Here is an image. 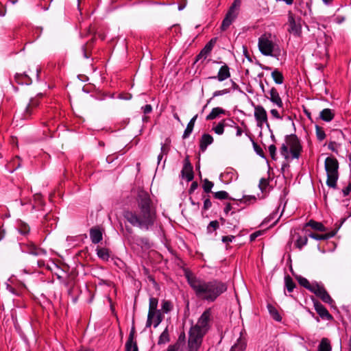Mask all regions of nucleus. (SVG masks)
<instances>
[{
    "label": "nucleus",
    "instance_id": "1",
    "mask_svg": "<svg viewBox=\"0 0 351 351\" xmlns=\"http://www.w3.org/2000/svg\"><path fill=\"white\" fill-rule=\"evenodd\" d=\"M186 278L196 297L208 302H215L228 289L226 283L217 279L205 281L191 273L186 274Z\"/></svg>",
    "mask_w": 351,
    "mask_h": 351
},
{
    "label": "nucleus",
    "instance_id": "2",
    "mask_svg": "<svg viewBox=\"0 0 351 351\" xmlns=\"http://www.w3.org/2000/svg\"><path fill=\"white\" fill-rule=\"evenodd\" d=\"M302 147L297 136L291 134L287 136L285 143H283L280 148V154L285 159H298L300 156Z\"/></svg>",
    "mask_w": 351,
    "mask_h": 351
},
{
    "label": "nucleus",
    "instance_id": "3",
    "mask_svg": "<svg viewBox=\"0 0 351 351\" xmlns=\"http://www.w3.org/2000/svg\"><path fill=\"white\" fill-rule=\"evenodd\" d=\"M339 162L334 156H328L325 159L324 169L327 176L326 183L329 188L336 189L337 187L339 177Z\"/></svg>",
    "mask_w": 351,
    "mask_h": 351
},
{
    "label": "nucleus",
    "instance_id": "4",
    "mask_svg": "<svg viewBox=\"0 0 351 351\" xmlns=\"http://www.w3.org/2000/svg\"><path fill=\"white\" fill-rule=\"evenodd\" d=\"M138 206L145 219H153L156 210L147 192L141 191L138 193Z\"/></svg>",
    "mask_w": 351,
    "mask_h": 351
},
{
    "label": "nucleus",
    "instance_id": "5",
    "mask_svg": "<svg viewBox=\"0 0 351 351\" xmlns=\"http://www.w3.org/2000/svg\"><path fill=\"white\" fill-rule=\"evenodd\" d=\"M258 49L264 56H276L274 52L278 51V45H276L270 34H264L258 38Z\"/></svg>",
    "mask_w": 351,
    "mask_h": 351
},
{
    "label": "nucleus",
    "instance_id": "6",
    "mask_svg": "<svg viewBox=\"0 0 351 351\" xmlns=\"http://www.w3.org/2000/svg\"><path fill=\"white\" fill-rule=\"evenodd\" d=\"M212 314L211 308H207L202 314L196 325L192 327L190 330L204 336L209 328V323L212 318Z\"/></svg>",
    "mask_w": 351,
    "mask_h": 351
},
{
    "label": "nucleus",
    "instance_id": "7",
    "mask_svg": "<svg viewBox=\"0 0 351 351\" xmlns=\"http://www.w3.org/2000/svg\"><path fill=\"white\" fill-rule=\"evenodd\" d=\"M241 5V0H234L232 5L229 8L224 19L222 21L221 28L222 30L227 29L232 23L235 20L239 14L240 6Z\"/></svg>",
    "mask_w": 351,
    "mask_h": 351
},
{
    "label": "nucleus",
    "instance_id": "8",
    "mask_svg": "<svg viewBox=\"0 0 351 351\" xmlns=\"http://www.w3.org/2000/svg\"><path fill=\"white\" fill-rule=\"evenodd\" d=\"M317 298L322 302L328 304L332 305L335 303L333 299L329 295L324 285L317 282H314V285L311 290Z\"/></svg>",
    "mask_w": 351,
    "mask_h": 351
},
{
    "label": "nucleus",
    "instance_id": "9",
    "mask_svg": "<svg viewBox=\"0 0 351 351\" xmlns=\"http://www.w3.org/2000/svg\"><path fill=\"white\" fill-rule=\"evenodd\" d=\"M154 221H124V224L120 223L121 228H125V230L129 234L132 233V227L137 226L144 230H147L149 226L153 225Z\"/></svg>",
    "mask_w": 351,
    "mask_h": 351
},
{
    "label": "nucleus",
    "instance_id": "10",
    "mask_svg": "<svg viewBox=\"0 0 351 351\" xmlns=\"http://www.w3.org/2000/svg\"><path fill=\"white\" fill-rule=\"evenodd\" d=\"M254 115L258 127L262 128L264 124L269 126L267 114L266 110L261 105L254 106Z\"/></svg>",
    "mask_w": 351,
    "mask_h": 351
},
{
    "label": "nucleus",
    "instance_id": "11",
    "mask_svg": "<svg viewBox=\"0 0 351 351\" xmlns=\"http://www.w3.org/2000/svg\"><path fill=\"white\" fill-rule=\"evenodd\" d=\"M288 32L294 36L300 37L302 35V26L297 23L294 14L289 12L288 14Z\"/></svg>",
    "mask_w": 351,
    "mask_h": 351
},
{
    "label": "nucleus",
    "instance_id": "12",
    "mask_svg": "<svg viewBox=\"0 0 351 351\" xmlns=\"http://www.w3.org/2000/svg\"><path fill=\"white\" fill-rule=\"evenodd\" d=\"M203 335L189 331L188 340V351H198L202 343Z\"/></svg>",
    "mask_w": 351,
    "mask_h": 351
},
{
    "label": "nucleus",
    "instance_id": "13",
    "mask_svg": "<svg viewBox=\"0 0 351 351\" xmlns=\"http://www.w3.org/2000/svg\"><path fill=\"white\" fill-rule=\"evenodd\" d=\"M163 315L161 311H148L146 327L149 328L152 325L156 328L162 321Z\"/></svg>",
    "mask_w": 351,
    "mask_h": 351
},
{
    "label": "nucleus",
    "instance_id": "14",
    "mask_svg": "<svg viewBox=\"0 0 351 351\" xmlns=\"http://www.w3.org/2000/svg\"><path fill=\"white\" fill-rule=\"evenodd\" d=\"M312 301L313 302L315 310L322 319L330 321L333 319L332 315L328 312L326 308L317 300L313 298Z\"/></svg>",
    "mask_w": 351,
    "mask_h": 351
},
{
    "label": "nucleus",
    "instance_id": "15",
    "mask_svg": "<svg viewBox=\"0 0 351 351\" xmlns=\"http://www.w3.org/2000/svg\"><path fill=\"white\" fill-rule=\"evenodd\" d=\"M40 105V100L38 97L32 98L29 102L25 107L23 112V118L25 119H29L32 114L35 113L36 110Z\"/></svg>",
    "mask_w": 351,
    "mask_h": 351
},
{
    "label": "nucleus",
    "instance_id": "16",
    "mask_svg": "<svg viewBox=\"0 0 351 351\" xmlns=\"http://www.w3.org/2000/svg\"><path fill=\"white\" fill-rule=\"evenodd\" d=\"M231 76L230 67L226 63L220 67L217 75L210 76L209 80H217L219 82H223L230 78Z\"/></svg>",
    "mask_w": 351,
    "mask_h": 351
},
{
    "label": "nucleus",
    "instance_id": "17",
    "mask_svg": "<svg viewBox=\"0 0 351 351\" xmlns=\"http://www.w3.org/2000/svg\"><path fill=\"white\" fill-rule=\"evenodd\" d=\"M104 229L103 227L97 226L91 228L89 230L90 239L93 243L97 244L103 239Z\"/></svg>",
    "mask_w": 351,
    "mask_h": 351
},
{
    "label": "nucleus",
    "instance_id": "18",
    "mask_svg": "<svg viewBox=\"0 0 351 351\" xmlns=\"http://www.w3.org/2000/svg\"><path fill=\"white\" fill-rule=\"evenodd\" d=\"M267 98L278 108H283V102L279 95L278 90L275 87H271L266 95Z\"/></svg>",
    "mask_w": 351,
    "mask_h": 351
},
{
    "label": "nucleus",
    "instance_id": "19",
    "mask_svg": "<svg viewBox=\"0 0 351 351\" xmlns=\"http://www.w3.org/2000/svg\"><path fill=\"white\" fill-rule=\"evenodd\" d=\"M135 330L133 327L130 332L125 345V351H138L136 341L134 340Z\"/></svg>",
    "mask_w": 351,
    "mask_h": 351
},
{
    "label": "nucleus",
    "instance_id": "20",
    "mask_svg": "<svg viewBox=\"0 0 351 351\" xmlns=\"http://www.w3.org/2000/svg\"><path fill=\"white\" fill-rule=\"evenodd\" d=\"M182 178L186 179L188 182L193 179V167L188 158L184 160V167L182 170Z\"/></svg>",
    "mask_w": 351,
    "mask_h": 351
},
{
    "label": "nucleus",
    "instance_id": "21",
    "mask_svg": "<svg viewBox=\"0 0 351 351\" xmlns=\"http://www.w3.org/2000/svg\"><path fill=\"white\" fill-rule=\"evenodd\" d=\"M217 38H212L202 49L199 54L197 56V58H206V57L210 53L215 44L216 43Z\"/></svg>",
    "mask_w": 351,
    "mask_h": 351
},
{
    "label": "nucleus",
    "instance_id": "22",
    "mask_svg": "<svg viewBox=\"0 0 351 351\" xmlns=\"http://www.w3.org/2000/svg\"><path fill=\"white\" fill-rule=\"evenodd\" d=\"M213 138L210 134H204L199 141V148L202 152H205L207 147L213 143Z\"/></svg>",
    "mask_w": 351,
    "mask_h": 351
},
{
    "label": "nucleus",
    "instance_id": "23",
    "mask_svg": "<svg viewBox=\"0 0 351 351\" xmlns=\"http://www.w3.org/2000/svg\"><path fill=\"white\" fill-rule=\"evenodd\" d=\"M337 232V230L330 231L326 234L310 233L308 234V237L317 241H324L333 237L336 234Z\"/></svg>",
    "mask_w": 351,
    "mask_h": 351
},
{
    "label": "nucleus",
    "instance_id": "24",
    "mask_svg": "<svg viewBox=\"0 0 351 351\" xmlns=\"http://www.w3.org/2000/svg\"><path fill=\"white\" fill-rule=\"evenodd\" d=\"M14 80L19 84L28 85L32 83V79L26 73H16V75H14Z\"/></svg>",
    "mask_w": 351,
    "mask_h": 351
},
{
    "label": "nucleus",
    "instance_id": "25",
    "mask_svg": "<svg viewBox=\"0 0 351 351\" xmlns=\"http://www.w3.org/2000/svg\"><path fill=\"white\" fill-rule=\"evenodd\" d=\"M334 117L335 112L330 108H325L322 110L319 113V118L326 122L332 121Z\"/></svg>",
    "mask_w": 351,
    "mask_h": 351
},
{
    "label": "nucleus",
    "instance_id": "26",
    "mask_svg": "<svg viewBox=\"0 0 351 351\" xmlns=\"http://www.w3.org/2000/svg\"><path fill=\"white\" fill-rule=\"evenodd\" d=\"M97 256L104 261H108L110 257V251L106 247H97L96 249Z\"/></svg>",
    "mask_w": 351,
    "mask_h": 351
},
{
    "label": "nucleus",
    "instance_id": "27",
    "mask_svg": "<svg viewBox=\"0 0 351 351\" xmlns=\"http://www.w3.org/2000/svg\"><path fill=\"white\" fill-rule=\"evenodd\" d=\"M307 227H311L313 229L320 232H325L327 230V228L323 223L317 221H308V222L306 223L304 226V228H306Z\"/></svg>",
    "mask_w": 351,
    "mask_h": 351
},
{
    "label": "nucleus",
    "instance_id": "28",
    "mask_svg": "<svg viewBox=\"0 0 351 351\" xmlns=\"http://www.w3.org/2000/svg\"><path fill=\"white\" fill-rule=\"evenodd\" d=\"M197 118V114L195 115L188 123L186 128V129L184 132V134L182 135V138L184 139L187 138L190 136V134L192 133L194 125H195V122Z\"/></svg>",
    "mask_w": 351,
    "mask_h": 351
},
{
    "label": "nucleus",
    "instance_id": "29",
    "mask_svg": "<svg viewBox=\"0 0 351 351\" xmlns=\"http://www.w3.org/2000/svg\"><path fill=\"white\" fill-rule=\"evenodd\" d=\"M296 280L300 286L304 287L309 291H311L312 287L314 285V282H310L306 278L302 277L301 276H297Z\"/></svg>",
    "mask_w": 351,
    "mask_h": 351
},
{
    "label": "nucleus",
    "instance_id": "30",
    "mask_svg": "<svg viewBox=\"0 0 351 351\" xmlns=\"http://www.w3.org/2000/svg\"><path fill=\"white\" fill-rule=\"evenodd\" d=\"M225 114V110L219 107H216L212 109L211 112L207 115L206 120H213L220 114Z\"/></svg>",
    "mask_w": 351,
    "mask_h": 351
},
{
    "label": "nucleus",
    "instance_id": "31",
    "mask_svg": "<svg viewBox=\"0 0 351 351\" xmlns=\"http://www.w3.org/2000/svg\"><path fill=\"white\" fill-rule=\"evenodd\" d=\"M332 346L328 338L324 337L321 339L318 346V351H331Z\"/></svg>",
    "mask_w": 351,
    "mask_h": 351
},
{
    "label": "nucleus",
    "instance_id": "32",
    "mask_svg": "<svg viewBox=\"0 0 351 351\" xmlns=\"http://www.w3.org/2000/svg\"><path fill=\"white\" fill-rule=\"evenodd\" d=\"M226 125V119H223L215 126H213L212 130L217 135H222L224 132V128Z\"/></svg>",
    "mask_w": 351,
    "mask_h": 351
},
{
    "label": "nucleus",
    "instance_id": "33",
    "mask_svg": "<svg viewBox=\"0 0 351 351\" xmlns=\"http://www.w3.org/2000/svg\"><path fill=\"white\" fill-rule=\"evenodd\" d=\"M271 77L274 81L277 84H282L284 82V77L282 73L279 71L278 69H275L271 72Z\"/></svg>",
    "mask_w": 351,
    "mask_h": 351
},
{
    "label": "nucleus",
    "instance_id": "34",
    "mask_svg": "<svg viewBox=\"0 0 351 351\" xmlns=\"http://www.w3.org/2000/svg\"><path fill=\"white\" fill-rule=\"evenodd\" d=\"M285 285L289 293H291L295 287V283L289 275H287L285 277Z\"/></svg>",
    "mask_w": 351,
    "mask_h": 351
},
{
    "label": "nucleus",
    "instance_id": "35",
    "mask_svg": "<svg viewBox=\"0 0 351 351\" xmlns=\"http://www.w3.org/2000/svg\"><path fill=\"white\" fill-rule=\"evenodd\" d=\"M308 237L306 236H300L298 235L297 239L295 242V245L296 247L301 250L304 245L307 244Z\"/></svg>",
    "mask_w": 351,
    "mask_h": 351
},
{
    "label": "nucleus",
    "instance_id": "36",
    "mask_svg": "<svg viewBox=\"0 0 351 351\" xmlns=\"http://www.w3.org/2000/svg\"><path fill=\"white\" fill-rule=\"evenodd\" d=\"M267 308H268L269 312L270 315H271V317H273V319L276 321L280 322L282 319V317H281L280 315L279 314L278 310L274 306H273L271 304H268Z\"/></svg>",
    "mask_w": 351,
    "mask_h": 351
},
{
    "label": "nucleus",
    "instance_id": "37",
    "mask_svg": "<svg viewBox=\"0 0 351 351\" xmlns=\"http://www.w3.org/2000/svg\"><path fill=\"white\" fill-rule=\"evenodd\" d=\"M162 311L164 313H169L173 308V303L170 300H164L162 302Z\"/></svg>",
    "mask_w": 351,
    "mask_h": 351
},
{
    "label": "nucleus",
    "instance_id": "38",
    "mask_svg": "<svg viewBox=\"0 0 351 351\" xmlns=\"http://www.w3.org/2000/svg\"><path fill=\"white\" fill-rule=\"evenodd\" d=\"M158 300L156 298L151 297L149 300V311H160L158 310Z\"/></svg>",
    "mask_w": 351,
    "mask_h": 351
},
{
    "label": "nucleus",
    "instance_id": "39",
    "mask_svg": "<svg viewBox=\"0 0 351 351\" xmlns=\"http://www.w3.org/2000/svg\"><path fill=\"white\" fill-rule=\"evenodd\" d=\"M239 201L241 203L250 205L256 202V197L254 195H243Z\"/></svg>",
    "mask_w": 351,
    "mask_h": 351
},
{
    "label": "nucleus",
    "instance_id": "40",
    "mask_svg": "<svg viewBox=\"0 0 351 351\" xmlns=\"http://www.w3.org/2000/svg\"><path fill=\"white\" fill-rule=\"evenodd\" d=\"M169 341V332L167 328H165V330L161 333L159 337L158 343V344H164Z\"/></svg>",
    "mask_w": 351,
    "mask_h": 351
},
{
    "label": "nucleus",
    "instance_id": "41",
    "mask_svg": "<svg viewBox=\"0 0 351 351\" xmlns=\"http://www.w3.org/2000/svg\"><path fill=\"white\" fill-rule=\"evenodd\" d=\"M316 136L319 141H322L326 138V134L322 128L315 125Z\"/></svg>",
    "mask_w": 351,
    "mask_h": 351
},
{
    "label": "nucleus",
    "instance_id": "42",
    "mask_svg": "<svg viewBox=\"0 0 351 351\" xmlns=\"http://www.w3.org/2000/svg\"><path fill=\"white\" fill-rule=\"evenodd\" d=\"M213 185H214L213 182L209 181L207 179H205L204 180L203 189L206 193H210L211 191V189H212Z\"/></svg>",
    "mask_w": 351,
    "mask_h": 351
},
{
    "label": "nucleus",
    "instance_id": "43",
    "mask_svg": "<svg viewBox=\"0 0 351 351\" xmlns=\"http://www.w3.org/2000/svg\"><path fill=\"white\" fill-rule=\"evenodd\" d=\"M19 231L21 234H26L29 232V227L24 222H21L19 227Z\"/></svg>",
    "mask_w": 351,
    "mask_h": 351
},
{
    "label": "nucleus",
    "instance_id": "44",
    "mask_svg": "<svg viewBox=\"0 0 351 351\" xmlns=\"http://www.w3.org/2000/svg\"><path fill=\"white\" fill-rule=\"evenodd\" d=\"M214 197L219 199H226L228 198V193L226 191H221L215 193Z\"/></svg>",
    "mask_w": 351,
    "mask_h": 351
},
{
    "label": "nucleus",
    "instance_id": "45",
    "mask_svg": "<svg viewBox=\"0 0 351 351\" xmlns=\"http://www.w3.org/2000/svg\"><path fill=\"white\" fill-rule=\"evenodd\" d=\"M230 93V88H224L223 90H216L213 93V97H216L219 96H221L223 95H226Z\"/></svg>",
    "mask_w": 351,
    "mask_h": 351
},
{
    "label": "nucleus",
    "instance_id": "46",
    "mask_svg": "<svg viewBox=\"0 0 351 351\" xmlns=\"http://www.w3.org/2000/svg\"><path fill=\"white\" fill-rule=\"evenodd\" d=\"M252 143H253V147H254V151L256 152V153L258 155H259L260 156L263 157L264 153H263L262 148L254 141H252Z\"/></svg>",
    "mask_w": 351,
    "mask_h": 351
},
{
    "label": "nucleus",
    "instance_id": "47",
    "mask_svg": "<svg viewBox=\"0 0 351 351\" xmlns=\"http://www.w3.org/2000/svg\"><path fill=\"white\" fill-rule=\"evenodd\" d=\"M264 232H265V230H258V231H256V232H253L252 234H251L250 236V241H255V239L257 237L261 236L264 233Z\"/></svg>",
    "mask_w": 351,
    "mask_h": 351
},
{
    "label": "nucleus",
    "instance_id": "48",
    "mask_svg": "<svg viewBox=\"0 0 351 351\" xmlns=\"http://www.w3.org/2000/svg\"><path fill=\"white\" fill-rule=\"evenodd\" d=\"M219 227V223L218 221H210L208 226V230L209 232L211 231V228L213 230H215Z\"/></svg>",
    "mask_w": 351,
    "mask_h": 351
},
{
    "label": "nucleus",
    "instance_id": "49",
    "mask_svg": "<svg viewBox=\"0 0 351 351\" xmlns=\"http://www.w3.org/2000/svg\"><path fill=\"white\" fill-rule=\"evenodd\" d=\"M269 152L272 159H275L276 147L274 145H270L268 147Z\"/></svg>",
    "mask_w": 351,
    "mask_h": 351
},
{
    "label": "nucleus",
    "instance_id": "50",
    "mask_svg": "<svg viewBox=\"0 0 351 351\" xmlns=\"http://www.w3.org/2000/svg\"><path fill=\"white\" fill-rule=\"evenodd\" d=\"M271 116L276 119H282V117L280 114L279 112L276 109H271L270 110Z\"/></svg>",
    "mask_w": 351,
    "mask_h": 351
},
{
    "label": "nucleus",
    "instance_id": "51",
    "mask_svg": "<svg viewBox=\"0 0 351 351\" xmlns=\"http://www.w3.org/2000/svg\"><path fill=\"white\" fill-rule=\"evenodd\" d=\"M142 110L145 114H149L152 110V107L150 104H147L145 106L142 107Z\"/></svg>",
    "mask_w": 351,
    "mask_h": 351
},
{
    "label": "nucleus",
    "instance_id": "52",
    "mask_svg": "<svg viewBox=\"0 0 351 351\" xmlns=\"http://www.w3.org/2000/svg\"><path fill=\"white\" fill-rule=\"evenodd\" d=\"M169 151V145L165 144H162L161 146V154L167 155Z\"/></svg>",
    "mask_w": 351,
    "mask_h": 351
},
{
    "label": "nucleus",
    "instance_id": "53",
    "mask_svg": "<svg viewBox=\"0 0 351 351\" xmlns=\"http://www.w3.org/2000/svg\"><path fill=\"white\" fill-rule=\"evenodd\" d=\"M231 122L234 125V128L237 130L236 135L237 136H241L243 134L242 129L239 125H237L233 121H231Z\"/></svg>",
    "mask_w": 351,
    "mask_h": 351
},
{
    "label": "nucleus",
    "instance_id": "54",
    "mask_svg": "<svg viewBox=\"0 0 351 351\" xmlns=\"http://www.w3.org/2000/svg\"><path fill=\"white\" fill-rule=\"evenodd\" d=\"M234 239V236H224L222 237V241L223 243H228L230 242H232Z\"/></svg>",
    "mask_w": 351,
    "mask_h": 351
},
{
    "label": "nucleus",
    "instance_id": "55",
    "mask_svg": "<svg viewBox=\"0 0 351 351\" xmlns=\"http://www.w3.org/2000/svg\"><path fill=\"white\" fill-rule=\"evenodd\" d=\"M351 191V184L350 183L346 187H345L342 192L343 193V196H347Z\"/></svg>",
    "mask_w": 351,
    "mask_h": 351
},
{
    "label": "nucleus",
    "instance_id": "56",
    "mask_svg": "<svg viewBox=\"0 0 351 351\" xmlns=\"http://www.w3.org/2000/svg\"><path fill=\"white\" fill-rule=\"evenodd\" d=\"M267 184V181L266 179L265 178H262L261 179L260 182H259V186L261 189V190H263Z\"/></svg>",
    "mask_w": 351,
    "mask_h": 351
},
{
    "label": "nucleus",
    "instance_id": "57",
    "mask_svg": "<svg viewBox=\"0 0 351 351\" xmlns=\"http://www.w3.org/2000/svg\"><path fill=\"white\" fill-rule=\"evenodd\" d=\"M178 350L179 346L176 344L169 346L167 351H178Z\"/></svg>",
    "mask_w": 351,
    "mask_h": 351
},
{
    "label": "nucleus",
    "instance_id": "58",
    "mask_svg": "<svg viewBox=\"0 0 351 351\" xmlns=\"http://www.w3.org/2000/svg\"><path fill=\"white\" fill-rule=\"evenodd\" d=\"M212 205V203L209 199H206L204 202V207L206 209L209 208Z\"/></svg>",
    "mask_w": 351,
    "mask_h": 351
},
{
    "label": "nucleus",
    "instance_id": "59",
    "mask_svg": "<svg viewBox=\"0 0 351 351\" xmlns=\"http://www.w3.org/2000/svg\"><path fill=\"white\" fill-rule=\"evenodd\" d=\"M232 210V204H231L230 203L227 204L224 208V212L226 213H228L230 211H231Z\"/></svg>",
    "mask_w": 351,
    "mask_h": 351
},
{
    "label": "nucleus",
    "instance_id": "60",
    "mask_svg": "<svg viewBox=\"0 0 351 351\" xmlns=\"http://www.w3.org/2000/svg\"><path fill=\"white\" fill-rule=\"evenodd\" d=\"M344 21V17L343 16H338L337 17H335L334 19V21L336 23H338V24H340L341 23H342L343 21Z\"/></svg>",
    "mask_w": 351,
    "mask_h": 351
},
{
    "label": "nucleus",
    "instance_id": "61",
    "mask_svg": "<svg viewBox=\"0 0 351 351\" xmlns=\"http://www.w3.org/2000/svg\"><path fill=\"white\" fill-rule=\"evenodd\" d=\"M5 14V9L3 5L0 3V16H3Z\"/></svg>",
    "mask_w": 351,
    "mask_h": 351
},
{
    "label": "nucleus",
    "instance_id": "62",
    "mask_svg": "<svg viewBox=\"0 0 351 351\" xmlns=\"http://www.w3.org/2000/svg\"><path fill=\"white\" fill-rule=\"evenodd\" d=\"M141 242L143 243L146 247H149V241L147 239H141Z\"/></svg>",
    "mask_w": 351,
    "mask_h": 351
},
{
    "label": "nucleus",
    "instance_id": "63",
    "mask_svg": "<svg viewBox=\"0 0 351 351\" xmlns=\"http://www.w3.org/2000/svg\"><path fill=\"white\" fill-rule=\"evenodd\" d=\"M197 187V182H193L191 185V188H190V192H192L194 190H195Z\"/></svg>",
    "mask_w": 351,
    "mask_h": 351
},
{
    "label": "nucleus",
    "instance_id": "64",
    "mask_svg": "<svg viewBox=\"0 0 351 351\" xmlns=\"http://www.w3.org/2000/svg\"><path fill=\"white\" fill-rule=\"evenodd\" d=\"M82 49L84 58H88V53L86 52V47L83 46Z\"/></svg>",
    "mask_w": 351,
    "mask_h": 351
}]
</instances>
